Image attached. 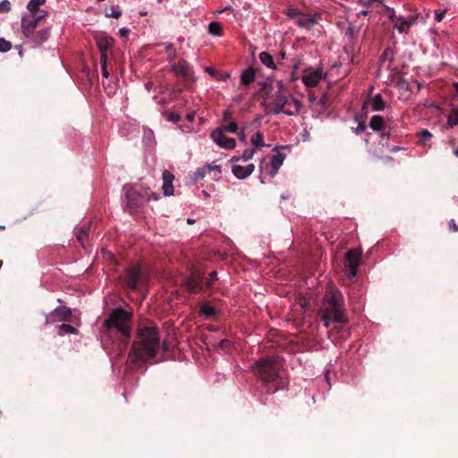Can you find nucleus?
<instances>
[{
	"label": "nucleus",
	"mask_w": 458,
	"mask_h": 458,
	"mask_svg": "<svg viewBox=\"0 0 458 458\" xmlns=\"http://www.w3.org/2000/svg\"><path fill=\"white\" fill-rule=\"evenodd\" d=\"M231 118H232V113H231L230 111L226 110V111H225V112L223 113V119H224L225 121H228V120H230Z\"/></svg>",
	"instance_id": "obj_53"
},
{
	"label": "nucleus",
	"mask_w": 458,
	"mask_h": 458,
	"mask_svg": "<svg viewBox=\"0 0 458 458\" xmlns=\"http://www.w3.org/2000/svg\"><path fill=\"white\" fill-rule=\"evenodd\" d=\"M256 71L253 68H248L242 72L241 83L243 85H249L255 81Z\"/></svg>",
	"instance_id": "obj_24"
},
{
	"label": "nucleus",
	"mask_w": 458,
	"mask_h": 458,
	"mask_svg": "<svg viewBox=\"0 0 458 458\" xmlns=\"http://www.w3.org/2000/svg\"><path fill=\"white\" fill-rule=\"evenodd\" d=\"M369 105L371 107L372 111L377 112L382 111L386 107V104L383 101L382 96L380 94H377L374 96L369 102Z\"/></svg>",
	"instance_id": "obj_23"
},
{
	"label": "nucleus",
	"mask_w": 458,
	"mask_h": 458,
	"mask_svg": "<svg viewBox=\"0 0 458 458\" xmlns=\"http://www.w3.org/2000/svg\"><path fill=\"white\" fill-rule=\"evenodd\" d=\"M107 61L108 56L104 55L102 58H100L101 73L105 78H108L109 76V72L107 71Z\"/></svg>",
	"instance_id": "obj_34"
},
{
	"label": "nucleus",
	"mask_w": 458,
	"mask_h": 458,
	"mask_svg": "<svg viewBox=\"0 0 458 458\" xmlns=\"http://www.w3.org/2000/svg\"><path fill=\"white\" fill-rule=\"evenodd\" d=\"M319 316L325 327H328L334 323L344 324L347 322L344 296L340 291L334 289L327 293L319 309Z\"/></svg>",
	"instance_id": "obj_3"
},
{
	"label": "nucleus",
	"mask_w": 458,
	"mask_h": 458,
	"mask_svg": "<svg viewBox=\"0 0 458 458\" xmlns=\"http://www.w3.org/2000/svg\"><path fill=\"white\" fill-rule=\"evenodd\" d=\"M97 46L100 52V58L107 56V50L112 45L113 39L106 34H100L96 37Z\"/></svg>",
	"instance_id": "obj_16"
},
{
	"label": "nucleus",
	"mask_w": 458,
	"mask_h": 458,
	"mask_svg": "<svg viewBox=\"0 0 458 458\" xmlns=\"http://www.w3.org/2000/svg\"><path fill=\"white\" fill-rule=\"evenodd\" d=\"M221 26L218 22H211L208 26V32L214 36L221 35Z\"/></svg>",
	"instance_id": "obj_33"
},
{
	"label": "nucleus",
	"mask_w": 458,
	"mask_h": 458,
	"mask_svg": "<svg viewBox=\"0 0 458 458\" xmlns=\"http://www.w3.org/2000/svg\"><path fill=\"white\" fill-rule=\"evenodd\" d=\"M301 28L310 30L317 24V20L307 14L301 13L298 20L295 21Z\"/></svg>",
	"instance_id": "obj_21"
},
{
	"label": "nucleus",
	"mask_w": 458,
	"mask_h": 458,
	"mask_svg": "<svg viewBox=\"0 0 458 458\" xmlns=\"http://www.w3.org/2000/svg\"><path fill=\"white\" fill-rule=\"evenodd\" d=\"M449 228L453 231V232H457L458 231V226L456 225L454 219H451L449 221Z\"/></svg>",
	"instance_id": "obj_52"
},
{
	"label": "nucleus",
	"mask_w": 458,
	"mask_h": 458,
	"mask_svg": "<svg viewBox=\"0 0 458 458\" xmlns=\"http://www.w3.org/2000/svg\"><path fill=\"white\" fill-rule=\"evenodd\" d=\"M165 50L166 53H168V59L170 61L174 60V56H175V50H174V45L172 43H165Z\"/></svg>",
	"instance_id": "obj_40"
},
{
	"label": "nucleus",
	"mask_w": 458,
	"mask_h": 458,
	"mask_svg": "<svg viewBox=\"0 0 458 458\" xmlns=\"http://www.w3.org/2000/svg\"><path fill=\"white\" fill-rule=\"evenodd\" d=\"M89 225L82 226L77 233V240L83 245L89 237Z\"/></svg>",
	"instance_id": "obj_29"
},
{
	"label": "nucleus",
	"mask_w": 458,
	"mask_h": 458,
	"mask_svg": "<svg viewBox=\"0 0 458 458\" xmlns=\"http://www.w3.org/2000/svg\"><path fill=\"white\" fill-rule=\"evenodd\" d=\"M366 128V125L362 123H360L358 126L353 130V131L357 134L362 132Z\"/></svg>",
	"instance_id": "obj_50"
},
{
	"label": "nucleus",
	"mask_w": 458,
	"mask_h": 458,
	"mask_svg": "<svg viewBox=\"0 0 458 458\" xmlns=\"http://www.w3.org/2000/svg\"><path fill=\"white\" fill-rule=\"evenodd\" d=\"M129 33L130 30L128 28L123 27L119 30V35L123 38L127 37Z\"/></svg>",
	"instance_id": "obj_51"
},
{
	"label": "nucleus",
	"mask_w": 458,
	"mask_h": 458,
	"mask_svg": "<svg viewBox=\"0 0 458 458\" xmlns=\"http://www.w3.org/2000/svg\"><path fill=\"white\" fill-rule=\"evenodd\" d=\"M301 102L294 98H289L283 93H277L274 100V106L271 109V113L274 114H284L292 116L296 115L301 109Z\"/></svg>",
	"instance_id": "obj_6"
},
{
	"label": "nucleus",
	"mask_w": 458,
	"mask_h": 458,
	"mask_svg": "<svg viewBox=\"0 0 458 458\" xmlns=\"http://www.w3.org/2000/svg\"><path fill=\"white\" fill-rule=\"evenodd\" d=\"M207 174H208V170L206 168V165L203 167H199L196 170V172L194 174V179L200 180V179L204 178Z\"/></svg>",
	"instance_id": "obj_41"
},
{
	"label": "nucleus",
	"mask_w": 458,
	"mask_h": 458,
	"mask_svg": "<svg viewBox=\"0 0 458 458\" xmlns=\"http://www.w3.org/2000/svg\"><path fill=\"white\" fill-rule=\"evenodd\" d=\"M206 72L211 75H215V70L211 67H207Z\"/></svg>",
	"instance_id": "obj_59"
},
{
	"label": "nucleus",
	"mask_w": 458,
	"mask_h": 458,
	"mask_svg": "<svg viewBox=\"0 0 458 458\" xmlns=\"http://www.w3.org/2000/svg\"><path fill=\"white\" fill-rule=\"evenodd\" d=\"M240 161H242V158H241V155L240 156H233L232 158H231V162L233 164V165H236V163L240 162Z\"/></svg>",
	"instance_id": "obj_55"
},
{
	"label": "nucleus",
	"mask_w": 458,
	"mask_h": 458,
	"mask_svg": "<svg viewBox=\"0 0 458 458\" xmlns=\"http://www.w3.org/2000/svg\"><path fill=\"white\" fill-rule=\"evenodd\" d=\"M11 9V4L8 0H4L0 3V13H7Z\"/></svg>",
	"instance_id": "obj_44"
},
{
	"label": "nucleus",
	"mask_w": 458,
	"mask_h": 458,
	"mask_svg": "<svg viewBox=\"0 0 458 458\" xmlns=\"http://www.w3.org/2000/svg\"><path fill=\"white\" fill-rule=\"evenodd\" d=\"M122 15V10L119 6L113 5L111 6L110 13H106V17H112L118 19Z\"/></svg>",
	"instance_id": "obj_36"
},
{
	"label": "nucleus",
	"mask_w": 458,
	"mask_h": 458,
	"mask_svg": "<svg viewBox=\"0 0 458 458\" xmlns=\"http://www.w3.org/2000/svg\"><path fill=\"white\" fill-rule=\"evenodd\" d=\"M160 349V336L158 328L155 326L140 327L137 333V339L133 342L129 354L130 361H148L153 359Z\"/></svg>",
	"instance_id": "obj_2"
},
{
	"label": "nucleus",
	"mask_w": 458,
	"mask_h": 458,
	"mask_svg": "<svg viewBox=\"0 0 458 458\" xmlns=\"http://www.w3.org/2000/svg\"><path fill=\"white\" fill-rule=\"evenodd\" d=\"M416 18L413 16H409L408 18L400 16L398 21L394 22V27L399 31V33H403L406 32V29L409 28L411 24H414Z\"/></svg>",
	"instance_id": "obj_18"
},
{
	"label": "nucleus",
	"mask_w": 458,
	"mask_h": 458,
	"mask_svg": "<svg viewBox=\"0 0 458 458\" xmlns=\"http://www.w3.org/2000/svg\"><path fill=\"white\" fill-rule=\"evenodd\" d=\"M447 123L450 127L458 125V108L453 109L447 119Z\"/></svg>",
	"instance_id": "obj_31"
},
{
	"label": "nucleus",
	"mask_w": 458,
	"mask_h": 458,
	"mask_svg": "<svg viewBox=\"0 0 458 458\" xmlns=\"http://www.w3.org/2000/svg\"><path fill=\"white\" fill-rule=\"evenodd\" d=\"M285 159V156L282 153H277L274 155L270 161V168L268 170V174L270 177H275L277 174L278 170L282 166L284 161Z\"/></svg>",
	"instance_id": "obj_17"
},
{
	"label": "nucleus",
	"mask_w": 458,
	"mask_h": 458,
	"mask_svg": "<svg viewBox=\"0 0 458 458\" xmlns=\"http://www.w3.org/2000/svg\"><path fill=\"white\" fill-rule=\"evenodd\" d=\"M72 318V310L65 307L60 306L55 308L52 312L46 315V323H56L69 321Z\"/></svg>",
	"instance_id": "obj_9"
},
{
	"label": "nucleus",
	"mask_w": 458,
	"mask_h": 458,
	"mask_svg": "<svg viewBox=\"0 0 458 458\" xmlns=\"http://www.w3.org/2000/svg\"><path fill=\"white\" fill-rule=\"evenodd\" d=\"M228 10H232V8L230 6H226L223 10L218 11V13H222L223 12L228 11Z\"/></svg>",
	"instance_id": "obj_60"
},
{
	"label": "nucleus",
	"mask_w": 458,
	"mask_h": 458,
	"mask_svg": "<svg viewBox=\"0 0 458 458\" xmlns=\"http://www.w3.org/2000/svg\"><path fill=\"white\" fill-rule=\"evenodd\" d=\"M251 144L254 146L253 148H256V151L259 149L260 148L265 147V142L263 140V135L260 132H257L254 135H252L250 139Z\"/></svg>",
	"instance_id": "obj_27"
},
{
	"label": "nucleus",
	"mask_w": 458,
	"mask_h": 458,
	"mask_svg": "<svg viewBox=\"0 0 458 458\" xmlns=\"http://www.w3.org/2000/svg\"><path fill=\"white\" fill-rule=\"evenodd\" d=\"M259 61L267 68L276 69L273 56L268 52H261L259 55Z\"/></svg>",
	"instance_id": "obj_25"
},
{
	"label": "nucleus",
	"mask_w": 458,
	"mask_h": 458,
	"mask_svg": "<svg viewBox=\"0 0 458 458\" xmlns=\"http://www.w3.org/2000/svg\"><path fill=\"white\" fill-rule=\"evenodd\" d=\"M163 179V186H162V191L163 195L165 197L171 196L174 194V174L170 173L169 171H164L162 174Z\"/></svg>",
	"instance_id": "obj_15"
},
{
	"label": "nucleus",
	"mask_w": 458,
	"mask_h": 458,
	"mask_svg": "<svg viewBox=\"0 0 458 458\" xmlns=\"http://www.w3.org/2000/svg\"><path fill=\"white\" fill-rule=\"evenodd\" d=\"M356 34V30L353 26H350L345 32V35L350 38H352Z\"/></svg>",
	"instance_id": "obj_49"
},
{
	"label": "nucleus",
	"mask_w": 458,
	"mask_h": 458,
	"mask_svg": "<svg viewBox=\"0 0 458 458\" xmlns=\"http://www.w3.org/2000/svg\"><path fill=\"white\" fill-rule=\"evenodd\" d=\"M227 131L231 133H237L238 125L235 122H230L227 125L223 126V131Z\"/></svg>",
	"instance_id": "obj_42"
},
{
	"label": "nucleus",
	"mask_w": 458,
	"mask_h": 458,
	"mask_svg": "<svg viewBox=\"0 0 458 458\" xmlns=\"http://www.w3.org/2000/svg\"><path fill=\"white\" fill-rule=\"evenodd\" d=\"M432 138V134L428 130H422L420 135L419 143L426 144Z\"/></svg>",
	"instance_id": "obj_38"
},
{
	"label": "nucleus",
	"mask_w": 458,
	"mask_h": 458,
	"mask_svg": "<svg viewBox=\"0 0 458 458\" xmlns=\"http://www.w3.org/2000/svg\"><path fill=\"white\" fill-rule=\"evenodd\" d=\"M280 56H281V58H282V59H284V56H285L284 52H281V53H280Z\"/></svg>",
	"instance_id": "obj_62"
},
{
	"label": "nucleus",
	"mask_w": 458,
	"mask_h": 458,
	"mask_svg": "<svg viewBox=\"0 0 458 458\" xmlns=\"http://www.w3.org/2000/svg\"><path fill=\"white\" fill-rule=\"evenodd\" d=\"M217 280V273L216 271H213L209 274V276L206 282V287L207 288H211L213 287V284L215 281Z\"/></svg>",
	"instance_id": "obj_43"
},
{
	"label": "nucleus",
	"mask_w": 458,
	"mask_h": 458,
	"mask_svg": "<svg viewBox=\"0 0 458 458\" xmlns=\"http://www.w3.org/2000/svg\"><path fill=\"white\" fill-rule=\"evenodd\" d=\"M166 119L173 123H178L181 120V115L178 113H170L167 114Z\"/></svg>",
	"instance_id": "obj_45"
},
{
	"label": "nucleus",
	"mask_w": 458,
	"mask_h": 458,
	"mask_svg": "<svg viewBox=\"0 0 458 458\" xmlns=\"http://www.w3.org/2000/svg\"><path fill=\"white\" fill-rule=\"evenodd\" d=\"M254 169V164H250L246 166L233 165L232 173L237 179L243 180L250 176L253 173Z\"/></svg>",
	"instance_id": "obj_14"
},
{
	"label": "nucleus",
	"mask_w": 458,
	"mask_h": 458,
	"mask_svg": "<svg viewBox=\"0 0 458 458\" xmlns=\"http://www.w3.org/2000/svg\"><path fill=\"white\" fill-rule=\"evenodd\" d=\"M200 311L207 318H213L217 314L216 309L208 303H204L200 308Z\"/></svg>",
	"instance_id": "obj_26"
},
{
	"label": "nucleus",
	"mask_w": 458,
	"mask_h": 458,
	"mask_svg": "<svg viewBox=\"0 0 458 458\" xmlns=\"http://www.w3.org/2000/svg\"><path fill=\"white\" fill-rule=\"evenodd\" d=\"M282 363L276 357H267L257 360L251 367L254 374L263 382L274 384L275 386L271 390L276 392L282 388L283 386L278 382L281 379Z\"/></svg>",
	"instance_id": "obj_5"
},
{
	"label": "nucleus",
	"mask_w": 458,
	"mask_h": 458,
	"mask_svg": "<svg viewBox=\"0 0 458 458\" xmlns=\"http://www.w3.org/2000/svg\"><path fill=\"white\" fill-rule=\"evenodd\" d=\"M185 284L191 293H197L204 288L202 276L199 272H192L186 279Z\"/></svg>",
	"instance_id": "obj_13"
},
{
	"label": "nucleus",
	"mask_w": 458,
	"mask_h": 458,
	"mask_svg": "<svg viewBox=\"0 0 458 458\" xmlns=\"http://www.w3.org/2000/svg\"><path fill=\"white\" fill-rule=\"evenodd\" d=\"M286 15L291 18V19H294L295 21L298 20V18L300 17V15L301 14V13L297 9V8H294V7H288L286 9V12H285Z\"/></svg>",
	"instance_id": "obj_35"
},
{
	"label": "nucleus",
	"mask_w": 458,
	"mask_h": 458,
	"mask_svg": "<svg viewBox=\"0 0 458 458\" xmlns=\"http://www.w3.org/2000/svg\"><path fill=\"white\" fill-rule=\"evenodd\" d=\"M445 11H442V10H437L435 12V19L437 22H440L442 21L444 16H445Z\"/></svg>",
	"instance_id": "obj_47"
},
{
	"label": "nucleus",
	"mask_w": 458,
	"mask_h": 458,
	"mask_svg": "<svg viewBox=\"0 0 458 458\" xmlns=\"http://www.w3.org/2000/svg\"><path fill=\"white\" fill-rule=\"evenodd\" d=\"M346 267L349 268L351 276H356L360 261V253L355 250H350L345 254Z\"/></svg>",
	"instance_id": "obj_12"
},
{
	"label": "nucleus",
	"mask_w": 458,
	"mask_h": 458,
	"mask_svg": "<svg viewBox=\"0 0 458 458\" xmlns=\"http://www.w3.org/2000/svg\"><path fill=\"white\" fill-rule=\"evenodd\" d=\"M325 76L323 67L318 66L316 69H305L301 76V81L307 88L316 87Z\"/></svg>",
	"instance_id": "obj_7"
},
{
	"label": "nucleus",
	"mask_w": 458,
	"mask_h": 458,
	"mask_svg": "<svg viewBox=\"0 0 458 458\" xmlns=\"http://www.w3.org/2000/svg\"><path fill=\"white\" fill-rule=\"evenodd\" d=\"M76 328L69 324L63 323L59 327V335H63L64 334H75Z\"/></svg>",
	"instance_id": "obj_32"
},
{
	"label": "nucleus",
	"mask_w": 458,
	"mask_h": 458,
	"mask_svg": "<svg viewBox=\"0 0 458 458\" xmlns=\"http://www.w3.org/2000/svg\"><path fill=\"white\" fill-rule=\"evenodd\" d=\"M454 153L458 157V148L454 149Z\"/></svg>",
	"instance_id": "obj_63"
},
{
	"label": "nucleus",
	"mask_w": 458,
	"mask_h": 458,
	"mask_svg": "<svg viewBox=\"0 0 458 458\" xmlns=\"http://www.w3.org/2000/svg\"><path fill=\"white\" fill-rule=\"evenodd\" d=\"M42 18L35 14L25 15L21 19V29L26 38L33 37V33L37 30L38 21Z\"/></svg>",
	"instance_id": "obj_10"
},
{
	"label": "nucleus",
	"mask_w": 458,
	"mask_h": 458,
	"mask_svg": "<svg viewBox=\"0 0 458 458\" xmlns=\"http://www.w3.org/2000/svg\"><path fill=\"white\" fill-rule=\"evenodd\" d=\"M210 137L212 140L220 148L225 149H233L236 147V140L233 138L226 137L222 128L215 129Z\"/></svg>",
	"instance_id": "obj_8"
},
{
	"label": "nucleus",
	"mask_w": 458,
	"mask_h": 458,
	"mask_svg": "<svg viewBox=\"0 0 458 458\" xmlns=\"http://www.w3.org/2000/svg\"><path fill=\"white\" fill-rule=\"evenodd\" d=\"M453 87H454V89L455 90V97L458 99V82H454Z\"/></svg>",
	"instance_id": "obj_58"
},
{
	"label": "nucleus",
	"mask_w": 458,
	"mask_h": 458,
	"mask_svg": "<svg viewBox=\"0 0 458 458\" xmlns=\"http://www.w3.org/2000/svg\"><path fill=\"white\" fill-rule=\"evenodd\" d=\"M394 58V53L392 48L387 47L384 50L383 54L380 56V62L385 63L388 62L391 63Z\"/></svg>",
	"instance_id": "obj_30"
},
{
	"label": "nucleus",
	"mask_w": 458,
	"mask_h": 458,
	"mask_svg": "<svg viewBox=\"0 0 458 458\" xmlns=\"http://www.w3.org/2000/svg\"><path fill=\"white\" fill-rule=\"evenodd\" d=\"M172 70L176 75L184 79L190 76V64L185 60H182L178 64L172 65Z\"/></svg>",
	"instance_id": "obj_19"
},
{
	"label": "nucleus",
	"mask_w": 458,
	"mask_h": 458,
	"mask_svg": "<svg viewBox=\"0 0 458 458\" xmlns=\"http://www.w3.org/2000/svg\"><path fill=\"white\" fill-rule=\"evenodd\" d=\"M131 314L120 308L110 313L102 329V344L106 351L119 354L125 349L131 337Z\"/></svg>",
	"instance_id": "obj_1"
},
{
	"label": "nucleus",
	"mask_w": 458,
	"mask_h": 458,
	"mask_svg": "<svg viewBox=\"0 0 458 458\" xmlns=\"http://www.w3.org/2000/svg\"><path fill=\"white\" fill-rule=\"evenodd\" d=\"M369 127L375 131L380 132L382 138L388 137V133H386L383 130V118L380 115H373L369 121Z\"/></svg>",
	"instance_id": "obj_20"
},
{
	"label": "nucleus",
	"mask_w": 458,
	"mask_h": 458,
	"mask_svg": "<svg viewBox=\"0 0 458 458\" xmlns=\"http://www.w3.org/2000/svg\"><path fill=\"white\" fill-rule=\"evenodd\" d=\"M46 0H30L28 3L27 8L30 12L31 14H35L38 10V7L44 4Z\"/></svg>",
	"instance_id": "obj_28"
},
{
	"label": "nucleus",
	"mask_w": 458,
	"mask_h": 458,
	"mask_svg": "<svg viewBox=\"0 0 458 458\" xmlns=\"http://www.w3.org/2000/svg\"><path fill=\"white\" fill-rule=\"evenodd\" d=\"M206 168L208 173H210L211 171H216L218 174L221 173V166L217 165H207Z\"/></svg>",
	"instance_id": "obj_48"
},
{
	"label": "nucleus",
	"mask_w": 458,
	"mask_h": 458,
	"mask_svg": "<svg viewBox=\"0 0 458 458\" xmlns=\"http://www.w3.org/2000/svg\"><path fill=\"white\" fill-rule=\"evenodd\" d=\"M399 17H400V16H396V15L394 14V12H393L392 13H390V14H389V18H390L394 22H395L396 21H398V18H399Z\"/></svg>",
	"instance_id": "obj_57"
},
{
	"label": "nucleus",
	"mask_w": 458,
	"mask_h": 458,
	"mask_svg": "<svg viewBox=\"0 0 458 458\" xmlns=\"http://www.w3.org/2000/svg\"><path fill=\"white\" fill-rule=\"evenodd\" d=\"M187 223H188V224H190V225H191V224H193V223H194V220H193V219H191V218H188V219H187Z\"/></svg>",
	"instance_id": "obj_61"
},
{
	"label": "nucleus",
	"mask_w": 458,
	"mask_h": 458,
	"mask_svg": "<svg viewBox=\"0 0 458 458\" xmlns=\"http://www.w3.org/2000/svg\"><path fill=\"white\" fill-rule=\"evenodd\" d=\"M125 196L124 206L131 213L139 212L145 204L151 201H157L159 194L151 191L141 183L125 185L123 187Z\"/></svg>",
	"instance_id": "obj_4"
},
{
	"label": "nucleus",
	"mask_w": 458,
	"mask_h": 458,
	"mask_svg": "<svg viewBox=\"0 0 458 458\" xmlns=\"http://www.w3.org/2000/svg\"><path fill=\"white\" fill-rule=\"evenodd\" d=\"M237 133H238L239 140L242 142L246 143V135H245L244 131H241L240 132L237 131Z\"/></svg>",
	"instance_id": "obj_54"
},
{
	"label": "nucleus",
	"mask_w": 458,
	"mask_h": 458,
	"mask_svg": "<svg viewBox=\"0 0 458 458\" xmlns=\"http://www.w3.org/2000/svg\"><path fill=\"white\" fill-rule=\"evenodd\" d=\"M49 36V30L46 28L36 30L33 33V37H29L35 44L40 45L45 42Z\"/></svg>",
	"instance_id": "obj_22"
},
{
	"label": "nucleus",
	"mask_w": 458,
	"mask_h": 458,
	"mask_svg": "<svg viewBox=\"0 0 458 458\" xmlns=\"http://www.w3.org/2000/svg\"><path fill=\"white\" fill-rule=\"evenodd\" d=\"M256 148H247L241 155V158L243 162L250 160L256 153Z\"/></svg>",
	"instance_id": "obj_37"
},
{
	"label": "nucleus",
	"mask_w": 458,
	"mask_h": 458,
	"mask_svg": "<svg viewBox=\"0 0 458 458\" xmlns=\"http://www.w3.org/2000/svg\"><path fill=\"white\" fill-rule=\"evenodd\" d=\"M231 345H232V343L229 340H227V339H223L219 343V347L222 350L228 349V348H230Z\"/></svg>",
	"instance_id": "obj_46"
},
{
	"label": "nucleus",
	"mask_w": 458,
	"mask_h": 458,
	"mask_svg": "<svg viewBox=\"0 0 458 458\" xmlns=\"http://www.w3.org/2000/svg\"><path fill=\"white\" fill-rule=\"evenodd\" d=\"M11 48H12L11 42L4 39V38H0V53H6Z\"/></svg>",
	"instance_id": "obj_39"
},
{
	"label": "nucleus",
	"mask_w": 458,
	"mask_h": 458,
	"mask_svg": "<svg viewBox=\"0 0 458 458\" xmlns=\"http://www.w3.org/2000/svg\"><path fill=\"white\" fill-rule=\"evenodd\" d=\"M259 180H260V182H261V183H265V181H264V179H263V177H262V176H260V177H259Z\"/></svg>",
	"instance_id": "obj_64"
},
{
	"label": "nucleus",
	"mask_w": 458,
	"mask_h": 458,
	"mask_svg": "<svg viewBox=\"0 0 458 458\" xmlns=\"http://www.w3.org/2000/svg\"><path fill=\"white\" fill-rule=\"evenodd\" d=\"M142 280V273L140 266L135 265L127 269L126 281L130 289L135 290Z\"/></svg>",
	"instance_id": "obj_11"
},
{
	"label": "nucleus",
	"mask_w": 458,
	"mask_h": 458,
	"mask_svg": "<svg viewBox=\"0 0 458 458\" xmlns=\"http://www.w3.org/2000/svg\"><path fill=\"white\" fill-rule=\"evenodd\" d=\"M195 117V112H191L187 114L186 118L188 121L192 122Z\"/></svg>",
	"instance_id": "obj_56"
}]
</instances>
